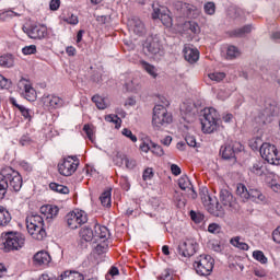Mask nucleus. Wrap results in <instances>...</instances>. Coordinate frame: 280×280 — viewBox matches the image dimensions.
Wrapping results in <instances>:
<instances>
[{"mask_svg":"<svg viewBox=\"0 0 280 280\" xmlns=\"http://www.w3.org/2000/svg\"><path fill=\"white\" fill-rule=\"evenodd\" d=\"M1 190L10 189V191H21L23 187V177L19 172L14 171L12 167L7 166L1 171Z\"/></svg>","mask_w":280,"mask_h":280,"instance_id":"f257e3e1","label":"nucleus"},{"mask_svg":"<svg viewBox=\"0 0 280 280\" xmlns=\"http://www.w3.org/2000/svg\"><path fill=\"white\" fill-rule=\"evenodd\" d=\"M26 229L33 240L40 242L47 237L45 220L38 214H33L26 219Z\"/></svg>","mask_w":280,"mask_h":280,"instance_id":"f03ea898","label":"nucleus"},{"mask_svg":"<svg viewBox=\"0 0 280 280\" xmlns=\"http://www.w3.org/2000/svg\"><path fill=\"white\" fill-rule=\"evenodd\" d=\"M220 114L213 107H207L203 109V118L201 119L202 132L211 135L215 132L220 126Z\"/></svg>","mask_w":280,"mask_h":280,"instance_id":"7ed1b4c3","label":"nucleus"},{"mask_svg":"<svg viewBox=\"0 0 280 280\" xmlns=\"http://www.w3.org/2000/svg\"><path fill=\"white\" fill-rule=\"evenodd\" d=\"M3 252L12 253V250H21L25 246V236L19 232H2Z\"/></svg>","mask_w":280,"mask_h":280,"instance_id":"20e7f679","label":"nucleus"},{"mask_svg":"<svg viewBox=\"0 0 280 280\" xmlns=\"http://www.w3.org/2000/svg\"><path fill=\"white\" fill-rule=\"evenodd\" d=\"M200 198L205 209H207L211 215H214L215 218H224V211L220 210L218 198L211 197L207 188H203L200 191Z\"/></svg>","mask_w":280,"mask_h":280,"instance_id":"39448f33","label":"nucleus"},{"mask_svg":"<svg viewBox=\"0 0 280 280\" xmlns=\"http://www.w3.org/2000/svg\"><path fill=\"white\" fill-rule=\"evenodd\" d=\"M215 260L211 255H200L194 262V268L200 277H209L213 272Z\"/></svg>","mask_w":280,"mask_h":280,"instance_id":"423d86ee","label":"nucleus"},{"mask_svg":"<svg viewBox=\"0 0 280 280\" xmlns=\"http://www.w3.org/2000/svg\"><path fill=\"white\" fill-rule=\"evenodd\" d=\"M236 196H240L243 202L252 200L253 202H264L266 196L261 194L259 189H249L246 188V185L240 183L236 186Z\"/></svg>","mask_w":280,"mask_h":280,"instance_id":"0eeeda50","label":"nucleus"},{"mask_svg":"<svg viewBox=\"0 0 280 280\" xmlns=\"http://www.w3.org/2000/svg\"><path fill=\"white\" fill-rule=\"evenodd\" d=\"M172 115L163 105H155L153 108L152 126L159 130L165 124H172Z\"/></svg>","mask_w":280,"mask_h":280,"instance_id":"6e6552de","label":"nucleus"},{"mask_svg":"<svg viewBox=\"0 0 280 280\" xmlns=\"http://www.w3.org/2000/svg\"><path fill=\"white\" fill-rule=\"evenodd\" d=\"M143 49L150 56H161L163 54V37L159 34L149 36L143 44Z\"/></svg>","mask_w":280,"mask_h":280,"instance_id":"1a4fd4ad","label":"nucleus"},{"mask_svg":"<svg viewBox=\"0 0 280 280\" xmlns=\"http://www.w3.org/2000/svg\"><path fill=\"white\" fill-rule=\"evenodd\" d=\"M80 160L78 156H68L58 164V172L61 176H73L75 174Z\"/></svg>","mask_w":280,"mask_h":280,"instance_id":"9d476101","label":"nucleus"},{"mask_svg":"<svg viewBox=\"0 0 280 280\" xmlns=\"http://www.w3.org/2000/svg\"><path fill=\"white\" fill-rule=\"evenodd\" d=\"M260 156L270 163V165H280L279 151L275 144L265 142L260 147Z\"/></svg>","mask_w":280,"mask_h":280,"instance_id":"9b49d317","label":"nucleus"},{"mask_svg":"<svg viewBox=\"0 0 280 280\" xmlns=\"http://www.w3.org/2000/svg\"><path fill=\"white\" fill-rule=\"evenodd\" d=\"M66 221L69 229L75 230V229H80L82 224H86L89 222V217L86 215V212L82 210H78V211L69 212L66 215Z\"/></svg>","mask_w":280,"mask_h":280,"instance_id":"f8f14e48","label":"nucleus"},{"mask_svg":"<svg viewBox=\"0 0 280 280\" xmlns=\"http://www.w3.org/2000/svg\"><path fill=\"white\" fill-rule=\"evenodd\" d=\"M198 250V243L194 238L182 241L177 246V253L180 257H194Z\"/></svg>","mask_w":280,"mask_h":280,"instance_id":"ddd939ff","label":"nucleus"},{"mask_svg":"<svg viewBox=\"0 0 280 280\" xmlns=\"http://www.w3.org/2000/svg\"><path fill=\"white\" fill-rule=\"evenodd\" d=\"M24 34L32 38L33 40H43L47 38V27L45 25H36L32 24L30 26H24L23 28Z\"/></svg>","mask_w":280,"mask_h":280,"instance_id":"4468645a","label":"nucleus"},{"mask_svg":"<svg viewBox=\"0 0 280 280\" xmlns=\"http://www.w3.org/2000/svg\"><path fill=\"white\" fill-rule=\"evenodd\" d=\"M244 150V147L240 142H235L234 144H225L222 145L220 149V154L224 161H237V158H235V154L237 152H242Z\"/></svg>","mask_w":280,"mask_h":280,"instance_id":"2eb2a0df","label":"nucleus"},{"mask_svg":"<svg viewBox=\"0 0 280 280\" xmlns=\"http://www.w3.org/2000/svg\"><path fill=\"white\" fill-rule=\"evenodd\" d=\"M18 86L20 95H22L24 100H27V102H36V90L32 86V83H30L28 80L21 79Z\"/></svg>","mask_w":280,"mask_h":280,"instance_id":"dca6fc26","label":"nucleus"},{"mask_svg":"<svg viewBox=\"0 0 280 280\" xmlns=\"http://www.w3.org/2000/svg\"><path fill=\"white\" fill-rule=\"evenodd\" d=\"M177 11L179 12V16L184 19H196L198 14H200V10L198 7L185 2L177 3Z\"/></svg>","mask_w":280,"mask_h":280,"instance_id":"f3484780","label":"nucleus"},{"mask_svg":"<svg viewBox=\"0 0 280 280\" xmlns=\"http://www.w3.org/2000/svg\"><path fill=\"white\" fill-rule=\"evenodd\" d=\"M220 200L223 207H228V209H237V201L229 189H221Z\"/></svg>","mask_w":280,"mask_h":280,"instance_id":"a211bd4d","label":"nucleus"},{"mask_svg":"<svg viewBox=\"0 0 280 280\" xmlns=\"http://www.w3.org/2000/svg\"><path fill=\"white\" fill-rule=\"evenodd\" d=\"M128 25L133 34H137L138 36H143V34H145V24H143L141 19L133 16L128 21Z\"/></svg>","mask_w":280,"mask_h":280,"instance_id":"6ab92c4d","label":"nucleus"},{"mask_svg":"<svg viewBox=\"0 0 280 280\" xmlns=\"http://www.w3.org/2000/svg\"><path fill=\"white\" fill-rule=\"evenodd\" d=\"M43 105L45 108H60L62 106V98L55 95H44L42 97Z\"/></svg>","mask_w":280,"mask_h":280,"instance_id":"aec40b11","label":"nucleus"},{"mask_svg":"<svg viewBox=\"0 0 280 280\" xmlns=\"http://www.w3.org/2000/svg\"><path fill=\"white\" fill-rule=\"evenodd\" d=\"M184 58L189 62L190 65H194V62H198L200 59V51H198V48H191L189 46H185L184 48Z\"/></svg>","mask_w":280,"mask_h":280,"instance_id":"412c9836","label":"nucleus"},{"mask_svg":"<svg viewBox=\"0 0 280 280\" xmlns=\"http://www.w3.org/2000/svg\"><path fill=\"white\" fill-rule=\"evenodd\" d=\"M33 261L35 266H48V264L51 261V256L49 253L40 250L34 255Z\"/></svg>","mask_w":280,"mask_h":280,"instance_id":"4be33fe9","label":"nucleus"},{"mask_svg":"<svg viewBox=\"0 0 280 280\" xmlns=\"http://www.w3.org/2000/svg\"><path fill=\"white\" fill-rule=\"evenodd\" d=\"M94 237L97 240H103V242H108V237H110V231H108V228L96 223L94 225Z\"/></svg>","mask_w":280,"mask_h":280,"instance_id":"5701e85b","label":"nucleus"},{"mask_svg":"<svg viewBox=\"0 0 280 280\" xmlns=\"http://www.w3.org/2000/svg\"><path fill=\"white\" fill-rule=\"evenodd\" d=\"M152 19H160L165 27H172V16H170V14L161 13V9H154V12L152 13Z\"/></svg>","mask_w":280,"mask_h":280,"instance_id":"b1692460","label":"nucleus"},{"mask_svg":"<svg viewBox=\"0 0 280 280\" xmlns=\"http://www.w3.org/2000/svg\"><path fill=\"white\" fill-rule=\"evenodd\" d=\"M139 65L141 67V69H143V71H145L148 74L151 75V78H153L154 80H156V78H159V70L156 69V67H154L153 65H151L150 62L145 61V60H140Z\"/></svg>","mask_w":280,"mask_h":280,"instance_id":"393cba45","label":"nucleus"},{"mask_svg":"<svg viewBox=\"0 0 280 280\" xmlns=\"http://www.w3.org/2000/svg\"><path fill=\"white\" fill-rule=\"evenodd\" d=\"M58 211H60V209L57 206L46 205L40 207V213L47 219L56 218V215H58Z\"/></svg>","mask_w":280,"mask_h":280,"instance_id":"a878e982","label":"nucleus"},{"mask_svg":"<svg viewBox=\"0 0 280 280\" xmlns=\"http://www.w3.org/2000/svg\"><path fill=\"white\" fill-rule=\"evenodd\" d=\"M253 32V25L247 24L245 26H242L240 28H235L232 31L231 36H234L235 38H244L246 34H250Z\"/></svg>","mask_w":280,"mask_h":280,"instance_id":"bb28decb","label":"nucleus"},{"mask_svg":"<svg viewBox=\"0 0 280 280\" xmlns=\"http://www.w3.org/2000/svg\"><path fill=\"white\" fill-rule=\"evenodd\" d=\"M79 235L83 242H93L95 232L91 228L84 226L80 230Z\"/></svg>","mask_w":280,"mask_h":280,"instance_id":"cd10ccee","label":"nucleus"},{"mask_svg":"<svg viewBox=\"0 0 280 280\" xmlns=\"http://www.w3.org/2000/svg\"><path fill=\"white\" fill-rule=\"evenodd\" d=\"M92 102H94V104L98 108V110H104V109L108 108V98H104L96 94L92 97Z\"/></svg>","mask_w":280,"mask_h":280,"instance_id":"c85d7f7f","label":"nucleus"},{"mask_svg":"<svg viewBox=\"0 0 280 280\" xmlns=\"http://www.w3.org/2000/svg\"><path fill=\"white\" fill-rule=\"evenodd\" d=\"M60 277L61 280H84V275L78 271H65Z\"/></svg>","mask_w":280,"mask_h":280,"instance_id":"c756f323","label":"nucleus"},{"mask_svg":"<svg viewBox=\"0 0 280 280\" xmlns=\"http://www.w3.org/2000/svg\"><path fill=\"white\" fill-rule=\"evenodd\" d=\"M1 67H4V69H12V67H14V55L12 54L2 55Z\"/></svg>","mask_w":280,"mask_h":280,"instance_id":"7c9ffc66","label":"nucleus"},{"mask_svg":"<svg viewBox=\"0 0 280 280\" xmlns=\"http://www.w3.org/2000/svg\"><path fill=\"white\" fill-rule=\"evenodd\" d=\"M230 244L234 246L235 248H238V250H248L249 246L242 242V237L235 236L230 240Z\"/></svg>","mask_w":280,"mask_h":280,"instance_id":"2f4dec72","label":"nucleus"},{"mask_svg":"<svg viewBox=\"0 0 280 280\" xmlns=\"http://www.w3.org/2000/svg\"><path fill=\"white\" fill-rule=\"evenodd\" d=\"M49 189H51V191H56L57 194H63V195H67L70 191L69 187L65 185H60L58 183H50Z\"/></svg>","mask_w":280,"mask_h":280,"instance_id":"473e14b6","label":"nucleus"},{"mask_svg":"<svg viewBox=\"0 0 280 280\" xmlns=\"http://www.w3.org/2000/svg\"><path fill=\"white\" fill-rule=\"evenodd\" d=\"M250 174L254 176H264V164L261 162H256L249 167Z\"/></svg>","mask_w":280,"mask_h":280,"instance_id":"72a5a7b5","label":"nucleus"},{"mask_svg":"<svg viewBox=\"0 0 280 280\" xmlns=\"http://www.w3.org/2000/svg\"><path fill=\"white\" fill-rule=\"evenodd\" d=\"M110 190H105L104 192H102V195L100 196V200H101V205L103 207H106L107 209L110 208L112 206V199H110Z\"/></svg>","mask_w":280,"mask_h":280,"instance_id":"f704fd0d","label":"nucleus"},{"mask_svg":"<svg viewBox=\"0 0 280 280\" xmlns=\"http://www.w3.org/2000/svg\"><path fill=\"white\" fill-rule=\"evenodd\" d=\"M178 186L183 191H187V189H191V187H194L187 175H184L178 179Z\"/></svg>","mask_w":280,"mask_h":280,"instance_id":"c9c22d12","label":"nucleus"},{"mask_svg":"<svg viewBox=\"0 0 280 280\" xmlns=\"http://www.w3.org/2000/svg\"><path fill=\"white\" fill-rule=\"evenodd\" d=\"M108 253V241H103L94 247L95 255H104Z\"/></svg>","mask_w":280,"mask_h":280,"instance_id":"e433bc0d","label":"nucleus"},{"mask_svg":"<svg viewBox=\"0 0 280 280\" xmlns=\"http://www.w3.org/2000/svg\"><path fill=\"white\" fill-rule=\"evenodd\" d=\"M240 49L235 46H229L226 49V60H235L238 58Z\"/></svg>","mask_w":280,"mask_h":280,"instance_id":"4c0bfd02","label":"nucleus"},{"mask_svg":"<svg viewBox=\"0 0 280 280\" xmlns=\"http://www.w3.org/2000/svg\"><path fill=\"white\" fill-rule=\"evenodd\" d=\"M268 117H275V106L272 105H270L269 107H266L261 113L260 118L262 119L264 124L268 121Z\"/></svg>","mask_w":280,"mask_h":280,"instance_id":"58836bf2","label":"nucleus"},{"mask_svg":"<svg viewBox=\"0 0 280 280\" xmlns=\"http://www.w3.org/2000/svg\"><path fill=\"white\" fill-rule=\"evenodd\" d=\"M128 156L121 152H117L116 156H114L113 161L114 164L117 165V167H124L125 163H126V159Z\"/></svg>","mask_w":280,"mask_h":280,"instance_id":"ea45409f","label":"nucleus"},{"mask_svg":"<svg viewBox=\"0 0 280 280\" xmlns=\"http://www.w3.org/2000/svg\"><path fill=\"white\" fill-rule=\"evenodd\" d=\"M1 214H2L1 226H8V224L12 222V214H10V211H8L5 208L1 209Z\"/></svg>","mask_w":280,"mask_h":280,"instance_id":"a19ab883","label":"nucleus"},{"mask_svg":"<svg viewBox=\"0 0 280 280\" xmlns=\"http://www.w3.org/2000/svg\"><path fill=\"white\" fill-rule=\"evenodd\" d=\"M190 218L196 224H200V222L205 221V214H202L201 212H196L194 210L190 211Z\"/></svg>","mask_w":280,"mask_h":280,"instance_id":"79ce46f5","label":"nucleus"},{"mask_svg":"<svg viewBox=\"0 0 280 280\" xmlns=\"http://www.w3.org/2000/svg\"><path fill=\"white\" fill-rule=\"evenodd\" d=\"M253 257L254 259H256V261H259L260 264H268V258L266 257V255H264V252L261 250H255L253 253Z\"/></svg>","mask_w":280,"mask_h":280,"instance_id":"37998d69","label":"nucleus"},{"mask_svg":"<svg viewBox=\"0 0 280 280\" xmlns=\"http://www.w3.org/2000/svg\"><path fill=\"white\" fill-rule=\"evenodd\" d=\"M206 14L213 16L215 14V2H206L203 5Z\"/></svg>","mask_w":280,"mask_h":280,"instance_id":"c03bdc74","label":"nucleus"},{"mask_svg":"<svg viewBox=\"0 0 280 280\" xmlns=\"http://www.w3.org/2000/svg\"><path fill=\"white\" fill-rule=\"evenodd\" d=\"M208 78L213 82H222L226 78V74L224 72H213L208 74Z\"/></svg>","mask_w":280,"mask_h":280,"instance_id":"a18cd8bd","label":"nucleus"},{"mask_svg":"<svg viewBox=\"0 0 280 280\" xmlns=\"http://www.w3.org/2000/svg\"><path fill=\"white\" fill-rule=\"evenodd\" d=\"M151 152L156 156H163L165 154V151H163V147L154 142H151Z\"/></svg>","mask_w":280,"mask_h":280,"instance_id":"49530a36","label":"nucleus"},{"mask_svg":"<svg viewBox=\"0 0 280 280\" xmlns=\"http://www.w3.org/2000/svg\"><path fill=\"white\" fill-rule=\"evenodd\" d=\"M19 110L22 115V117H24V119H28V121H32V109L26 108L25 106H21L19 107Z\"/></svg>","mask_w":280,"mask_h":280,"instance_id":"de8ad7c7","label":"nucleus"},{"mask_svg":"<svg viewBox=\"0 0 280 280\" xmlns=\"http://www.w3.org/2000/svg\"><path fill=\"white\" fill-rule=\"evenodd\" d=\"M119 275V268H117L116 266H112L107 272V275L105 276L106 280H110L113 277H118Z\"/></svg>","mask_w":280,"mask_h":280,"instance_id":"09e8293b","label":"nucleus"},{"mask_svg":"<svg viewBox=\"0 0 280 280\" xmlns=\"http://www.w3.org/2000/svg\"><path fill=\"white\" fill-rule=\"evenodd\" d=\"M36 45H30L22 48V54H24V56H32L36 54Z\"/></svg>","mask_w":280,"mask_h":280,"instance_id":"8fccbe9b","label":"nucleus"},{"mask_svg":"<svg viewBox=\"0 0 280 280\" xmlns=\"http://www.w3.org/2000/svg\"><path fill=\"white\" fill-rule=\"evenodd\" d=\"M1 89L4 91H10V89H12V81L2 75L1 77Z\"/></svg>","mask_w":280,"mask_h":280,"instance_id":"3c124183","label":"nucleus"},{"mask_svg":"<svg viewBox=\"0 0 280 280\" xmlns=\"http://www.w3.org/2000/svg\"><path fill=\"white\" fill-rule=\"evenodd\" d=\"M160 280H173L174 273H172V270L165 269L159 277Z\"/></svg>","mask_w":280,"mask_h":280,"instance_id":"603ef678","label":"nucleus"},{"mask_svg":"<svg viewBox=\"0 0 280 280\" xmlns=\"http://www.w3.org/2000/svg\"><path fill=\"white\" fill-rule=\"evenodd\" d=\"M242 14H243V11L240 8H233L229 11V16H231V19H240Z\"/></svg>","mask_w":280,"mask_h":280,"instance_id":"864d4df0","label":"nucleus"},{"mask_svg":"<svg viewBox=\"0 0 280 280\" xmlns=\"http://www.w3.org/2000/svg\"><path fill=\"white\" fill-rule=\"evenodd\" d=\"M143 180H152L154 178V171L152 168H145L142 174Z\"/></svg>","mask_w":280,"mask_h":280,"instance_id":"5fc2aeb1","label":"nucleus"},{"mask_svg":"<svg viewBox=\"0 0 280 280\" xmlns=\"http://www.w3.org/2000/svg\"><path fill=\"white\" fill-rule=\"evenodd\" d=\"M122 135L124 137H127L128 139H130L132 143H137V136H135L130 129L128 128L122 129Z\"/></svg>","mask_w":280,"mask_h":280,"instance_id":"6e6d98bb","label":"nucleus"},{"mask_svg":"<svg viewBox=\"0 0 280 280\" xmlns=\"http://www.w3.org/2000/svg\"><path fill=\"white\" fill-rule=\"evenodd\" d=\"M63 21L69 25H78L80 21L78 20V15L71 14L68 18H65Z\"/></svg>","mask_w":280,"mask_h":280,"instance_id":"4d7b16f0","label":"nucleus"},{"mask_svg":"<svg viewBox=\"0 0 280 280\" xmlns=\"http://www.w3.org/2000/svg\"><path fill=\"white\" fill-rule=\"evenodd\" d=\"M83 131L85 132L88 139L90 141H93V137H94L93 127H91V125H84Z\"/></svg>","mask_w":280,"mask_h":280,"instance_id":"13d9d810","label":"nucleus"},{"mask_svg":"<svg viewBox=\"0 0 280 280\" xmlns=\"http://www.w3.org/2000/svg\"><path fill=\"white\" fill-rule=\"evenodd\" d=\"M125 166L126 170H135V167H137V161L133 159L126 158Z\"/></svg>","mask_w":280,"mask_h":280,"instance_id":"bf43d9fd","label":"nucleus"},{"mask_svg":"<svg viewBox=\"0 0 280 280\" xmlns=\"http://www.w3.org/2000/svg\"><path fill=\"white\" fill-rule=\"evenodd\" d=\"M120 185H121L122 189H125V191H128V189H130V182H128V177L121 176Z\"/></svg>","mask_w":280,"mask_h":280,"instance_id":"052dcab7","label":"nucleus"},{"mask_svg":"<svg viewBox=\"0 0 280 280\" xmlns=\"http://www.w3.org/2000/svg\"><path fill=\"white\" fill-rule=\"evenodd\" d=\"M185 141L189 148H196L197 145L196 137L194 136H186Z\"/></svg>","mask_w":280,"mask_h":280,"instance_id":"680f3d73","label":"nucleus"},{"mask_svg":"<svg viewBox=\"0 0 280 280\" xmlns=\"http://www.w3.org/2000/svg\"><path fill=\"white\" fill-rule=\"evenodd\" d=\"M272 240L276 244H280V225L273 230Z\"/></svg>","mask_w":280,"mask_h":280,"instance_id":"e2e57ef3","label":"nucleus"},{"mask_svg":"<svg viewBox=\"0 0 280 280\" xmlns=\"http://www.w3.org/2000/svg\"><path fill=\"white\" fill-rule=\"evenodd\" d=\"M105 120L110 121L112 124H119V121H121V119L117 117V115H107L105 116Z\"/></svg>","mask_w":280,"mask_h":280,"instance_id":"0e129e2a","label":"nucleus"},{"mask_svg":"<svg viewBox=\"0 0 280 280\" xmlns=\"http://www.w3.org/2000/svg\"><path fill=\"white\" fill-rule=\"evenodd\" d=\"M220 225L217 224V223H211L209 226H208V231L209 233H220Z\"/></svg>","mask_w":280,"mask_h":280,"instance_id":"69168bd1","label":"nucleus"},{"mask_svg":"<svg viewBox=\"0 0 280 280\" xmlns=\"http://www.w3.org/2000/svg\"><path fill=\"white\" fill-rule=\"evenodd\" d=\"M49 7L52 11L58 10L60 8V0H51Z\"/></svg>","mask_w":280,"mask_h":280,"instance_id":"338daca9","label":"nucleus"},{"mask_svg":"<svg viewBox=\"0 0 280 280\" xmlns=\"http://www.w3.org/2000/svg\"><path fill=\"white\" fill-rule=\"evenodd\" d=\"M38 280H58L56 277L54 276H49V273H43Z\"/></svg>","mask_w":280,"mask_h":280,"instance_id":"774afa93","label":"nucleus"}]
</instances>
